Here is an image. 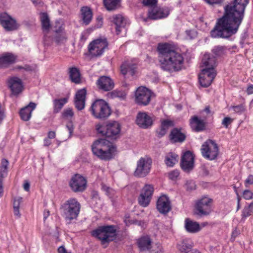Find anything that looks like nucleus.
Listing matches in <instances>:
<instances>
[{
    "mask_svg": "<svg viewBox=\"0 0 253 253\" xmlns=\"http://www.w3.org/2000/svg\"><path fill=\"white\" fill-rule=\"evenodd\" d=\"M237 32V0L224 7L222 16L218 18L211 31V36L213 38L227 39Z\"/></svg>",
    "mask_w": 253,
    "mask_h": 253,
    "instance_id": "1",
    "label": "nucleus"
},
{
    "mask_svg": "<svg viewBox=\"0 0 253 253\" xmlns=\"http://www.w3.org/2000/svg\"><path fill=\"white\" fill-rule=\"evenodd\" d=\"M160 68L169 72L181 70L183 66V55L170 44L159 43L157 47Z\"/></svg>",
    "mask_w": 253,
    "mask_h": 253,
    "instance_id": "2",
    "label": "nucleus"
},
{
    "mask_svg": "<svg viewBox=\"0 0 253 253\" xmlns=\"http://www.w3.org/2000/svg\"><path fill=\"white\" fill-rule=\"evenodd\" d=\"M93 154L102 160L112 159L117 151L116 147L106 139L96 140L91 146Z\"/></svg>",
    "mask_w": 253,
    "mask_h": 253,
    "instance_id": "3",
    "label": "nucleus"
},
{
    "mask_svg": "<svg viewBox=\"0 0 253 253\" xmlns=\"http://www.w3.org/2000/svg\"><path fill=\"white\" fill-rule=\"evenodd\" d=\"M81 205L75 198H70L65 201L60 208L61 216L68 224L76 220L79 215Z\"/></svg>",
    "mask_w": 253,
    "mask_h": 253,
    "instance_id": "4",
    "label": "nucleus"
},
{
    "mask_svg": "<svg viewBox=\"0 0 253 253\" xmlns=\"http://www.w3.org/2000/svg\"><path fill=\"white\" fill-rule=\"evenodd\" d=\"M91 236L101 241V244H108L114 241L117 237V229L115 225L99 226L92 230Z\"/></svg>",
    "mask_w": 253,
    "mask_h": 253,
    "instance_id": "5",
    "label": "nucleus"
},
{
    "mask_svg": "<svg viewBox=\"0 0 253 253\" xmlns=\"http://www.w3.org/2000/svg\"><path fill=\"white\" fill-rule=\"evenodd\" d=\"M90 111L97 119H105L111 114V109L108 103L103 99H97L91 105Z\"/></svg>",
    "mask_w": 253,
    "mask_h": 253,
    "instance_id": "6",
    "label": "nucleus"
},
{
    "mask_svg": "<svg viewBox=\"0 0 253 253\" xmlns=\"http://www.w3.org/2000/svg\"><path fill=\"white\" fill-rule=\"evenodd\" d=\"M98 132L112 139H116L120 135L121 125L116 121L108 123L105 127L99 126L97 128Z\"/></svg>",
    "mask_w": 253,
    "mask_h": 253,
    "instance_id": "7",
    "label": "nucleus"
},
{
    "mask_svg": "<svg viewBox=\"0 0 253 253\" xmlns=\"http://www.w3.org/2000/svg\"><path fill=\"white\" fill-rule=\"evenodd\" d=\"M201 150L202 156L209 160L216 159L219 152L217 144L211 139L207 140L203 144Z\"/></svg>",
    "mask_w": 253,
    "mask_h": 253,
    "instance_id": "8",
    "label": "nucleus"
},
{
    "mask_svg": "<svg viewBox=\"0 0 253 253\" xmlns=\"http://www.w3.org/2000/svg\"><path fill=\"white\" fill-rule=\"evenodd\" d=\"M152 159L148 157H141L137 162V167L134 175L138 177H144L150 171L152 166Z\"/></svg>",
    "mask_w": 253,
    "mask_h": 253,
    "instance_id": "9",
    "label": "nucleus"
},
{
    "mask_svg": "<svg viewBox=\"0 0 253 253\" xmlns=\"http://www.w3.org/2000/svg\"><path fill=\"white\" fill-rule=\"evenodd\" d=\"M108 42L106 39H99L94 40L88 45V51L92 56L101 55L108 47Z\"/></svg>",
    "mask_w": 253,
    "mask_h": 253,
    "instance_id": "10",
    "label": "nucleus"
},
{
    "mask_svg": "<svg viewBox=\"0 0 253 253\" xmlns=\"http://www.w3.org/2000/svg\"><path fill=\"white\" fill-rule=\"evenodd\" d=\"M152 95V92L147 88L139 87L135 92V102L139 105L146 106L150 103Z\"/></svg>",
    "mask_w": 253,
    "mask_h": 253,
    "instance_id": "11",
    "label": "nucleus"
},
{
    "mask_svg": "<svg viewBox=\"0 0 253 253\" xmlns=\"http://www.w3.org/2000/svg\"><path fill=\"white\" fill-rule=\"evenodd\" d=\"M212 202V200L207 197L199 200L196 205V214L200 216L209 215L211 212Z\"/></svg>",
    "mask_w": 253,
    "mask_h": 253,
    "instance_id": "12",
    "label": "nucleus"
},
{
    "mask_svg": "<svg viewBox=\"0 0 253 253\" xmlns=\"http://www.w3.org/2000/svg\"><path fill=\"white\" fill-rule=\"evenodd\" d=\"M86 179L80 174H75L69 182V186L74 192H82L86 188Z\"/></svg>",
    "mask_w": 253,
    "mask_h": 253,
    "instance_id": "13",
    "label": "nucleus"
},
{
    "mask_svg": "<svg viewBox=\"0 0 253 253\" xmlns=\"http://www.w3.org/2000/svg\"><path fill=\"white\" fill-rule=\"evenodd\" d=\"M154 119L148 113L139 112L136 116L135 123L141 128L147 129L153 124Z\"/></svg>",
    "mask_w": 253,
    "mask_h": 253,
    "instance_id": "14",
    "label": "nucleus"
},
{
    "mask_svg": "<svg viewBox=\"0 0 253 253\" xmlns=\"http://www.w3.org/2000/svg\"><path fill=\"white\" fill-rule=\"evenodd\" d=\"M0 24L7 31L15 30L18 27L16 20L5 12L0 14Z\"/></svg>",
    "mask_w": 253,
    "mask_h": 253,
    "instance_id": "15",
    "label": "nucleus"
},
{
    "mask_svg": "<svg viewBox=\"0 0 253 253\" xmlns=\"http://www.w3.org/2000/svg\"><path fill=\"white\" fill-rule=\"evenodd\" d=\"M207 117L199 118L194 115L189 120L190 127L195 132H201L206 129Z\"/></svg>",
    "mask_w": 253,
    "mask_h": 253,
    "instance_id": "16",
    "label": "nucleus"
},
{
    "mask_svg": "<svg viewBox=\"0 0 253 253\" xmlns=\"http://www.w3.org/2000/svg\"><path fill=\"white\" fill-rule=\"evenodd\" d=\"M194 159L192 153L189 151L183 154L181 159L180 167L184 171L189 172L193 169Z\"/></svg>",
    "mask_w": 253,
    "mask_h": 253,
    "instance_id": "17",
    "label": "nucleus"
},
{
    "mask_svg": "<svg viewBox=\"0 0 253 253\" xmlns=\"http://www.w3.org/2000/svg\"><path fill=\"white\" fill-rule=\"evenodd\" d=\"M216 75V72L209 71L202 69L199 75V81L201 86L207 87L210 86Z\"/></svg>",
    "mask_w": 253,
    "mask_h": 253,
    "instance_id": "18",
    "label": "nucleus"
},
{
    "mask_svg": "<svg viewBox=\"0 0 253 253\" xmlns=\"http://www.w3.org/2000/svg\"><path fill=\"white\" fill-rule=\"evenodd\" d=\"M96 84L97 88L103 91H109L114 87V83L113 80L108 76H100L96 81Z\"/></svg>",
    "mask_w": 253,
    "mask_h": 253,
    "instance_id": "19",
    "label": "nucleus"
},
{
    "mask_svg": "<svg viewBox=\"0 0 253 253\" xmlns=\"http://www.w3.org/2000/svg\"><path fill=\"white\" fill-rule=\"evenodd\" d=\"M216 66V59L213 55L209 53L204 54L202 60L201 67L202 69H206L209 71L216 72L215 67Z\"/></svg>",
    "mask_w": 253,
    "mask_h": 253,
    "instance_id": "20",
    "label": "nucleus"
},
{
    "mask_svg": "<svg viewBox=\"0 0 253 253\" xmlns=\"http://www.w3.org/2000/svg\"><path fill=\"white\" fill-rule=\"evenodd\" d=\"M170 202L166 195L159 197L157 202V209L162 214H167L171 210Z\"/></svg>",
    "mask_w": 253,
    "mask_h": 253,
    "instance_id": "21",
    "label": "nucleus"
},
{
    "mask_svg": "<svg viewBox=\"0 0 253 253\" xmlns=\"http://www.w3.org/2000/svg\"><path fill=\"white\" fill-rule=\"evenodd\" d=\"M169 14V12L167 10L155 6L149 10L147 19L157 20L167 17Z\"/></svg>",
    "mask_w": 253,
    "mask_h": 253,
    "instance_id": "22",
    "label": "nucleus"
},
{
    "mask_svg": "<svg viewBox=\"0 0 253 253\" xmlns=\"http://www.w3.org/2000/svg\"><path fill=\"white\" fill-rule=\"evenodd\" d=\"M17 56L15 54L5 52L0 56V67L7 68L15 63Z\"/></svg>",
    "mask_w": 253,
    "mask_h": 253,
    "instance_id": "23",
    "label": "nucleus"
},
{
    "mask_svg": "<svg viewBox=\"0 0 253 253\" xmlns=\"http://www.w3.org/2000/svg\"><path fill=\"white\" fill-rule=\"evenodd\" d=\"M40 21L42 24V30L44 34L43 39L44 42L45 44H48V39L46 34L48 33L51 27V24L49 18L46 13L42 12L40 14Z\"/></svg>",
    "mask_w": 253,
    "mask_h": 253,
    "instance_id": "24",
    "label": "nucleus"
},
{
    "mask_svg": "<svg viewBox=\"0 0 253 253\" xmlns=\"http://www.w3.org/2000/svg\"><path fill=\"white\" fill-rule=\"evenodd\" d=\"M86 94V90L85 88L79 90L76 94L75 105L79 110H82L84 108Z\"/></svg>",
    "mask_w": 253,
    "mask_h": 253,
    "instance_id": "25",
    "label": "nucleus"
},
{
    "mask_svg": "<svg viewBox=\"0 0 253 253\" xmlns=\"http://www.w3.org/2000/svg\"><path fill=\"white\" fill-rule=\"evenodd\" d=\"M92 11L89 7L85 6L81 8L80 18L83 25H89L92 20Z\"/></svg>",
    "mask_w": 253,
    "mask_h": 253,
    "instance_id": "26",
    "label": "nucleus"
},
{
    "mask_svg": "<svg viewBox=\"0 0 253 253\" xmlns=\"http://www.w3.org/2000/svg\"><path fill=\"white\" fill-rule=\"evenodd\" d=\"M169 138L172 143H182L185 141L186 135L181 132V128H174L170 131Z\"/></svg>",
    "mask_w": 253,
    "mask_h": 253,
    "instance_id": "27",
    "label": "nucleus"
},
{
    "mask_svg": "<svg viewBox=\"0 0 253 253\" xmlns=\"http://www.w3.org/2000/svg\"><path fill=\"white\" fill-rule=\"evenodd\" d=\"M8 86L12 93L17 95L22 91V84L21 80L17 77H13L8 81Z\"/></svg>",
    "mask_w": 253,
    "mask_h": 253,
    "instance_id": "28",
    "label": "nucleus"
},
{
    "mask_svg": "<svg viewBox=\"0 0 253 253\" xmlns=\"http://www.w3.org/2000/svg\"><path fill=\"white\" fill-rule=\"evenodd\" d=\"M37 104L33 102L22 108L19 112L21 119L24 121H28L31 117L32 111L36 108Z\"/></svg>",
    "mask_w": 253,
    "mask_h": 253,
    "instance_id": "29",
    "label": "nucleus"
},
{
    "mask_svg": "<svg viewBox=\"0 0 253 253\" xmlns=\"http://www.w3.org/2000/svg\"><path fill=\"white\" fill-rule=\"evenodd\" d=\"M137 245L141 252H148L152 248V240L149 236H143L137 240Z\"/></svg>",
    "mask_w": 253,
    "mask_h": 253,
    "instance_id": "30",
    "label": "nucleus"
},
{
    "mask_svg": "<svg viewBox=\"0 0 253 253\" xmlns=\"http://www.w3.org/2000/svg\"><path fill=\"white\" fill-rule=\"evenodd\" d=\"M112 19V21L116 25V33L118 35L126 26V20L121 15H115Z\"/></svg>",
    "mask_w": 253,
    "mask_h": 253,
    "instance_id": "31",
    "label": "nucleus"
},
{
    "mask_svg": "<svg viewBox=\"0 0 253 253\" xmlns=\"http://www.w3.org/2000/svg\"><path fill=\"white\" fill-rule=\"evenodd\" d=\"M184 226L186 230L189 233H197L201 230V227L198 222L193 221L189 218H186L185 220Z\"/></svg>",
    "mask_w": 253,
    "mask_h": 253,
    "instance_id": "32",
    "label": "nucleus"
},
{
    "mask_svg": "<svg viewBox=\"0 0 253 253\" xmlns=\"http://www.w3.org/2000/svg\"><path fill=\"white\" fill-rule=\"evenodd\" d=\"M250 0H238V27L244 16V12Z\"/></svg>",
    "mask_w": 253,
    "mask_h": 253,
    "instance_id": "33",
    "label": "nucleus"
},
{
    "mask_svg": "<svg viewBox=\"0 0 253 253\" xmlns=\"http://www.w3.org/2000/svg\"><path fill=\"white\" fill-rule=\"evenodd\" d=\"M136 65L134 64H131L128 62L124 63L121 66V73L125 75L127 73H129L133 76L135 74Z\"/></svg>",
    "mask_w": 253,
    "mask_h": 253,
    "instance_id": "34",
    "label": "nucleus"
},
{
    "mask_svg": "<svg viewBox=\"0 0 253 253\" xmlns=\"http://www.w3.org/2000/svg\"><path fill=\"white\" fill-rule=\"evenodd\" d=\"M177 246L179 251L185 253L188 251L192 250L193 243L191 239L186 238L183 239L181 243L178 244ZM192 250H194L193 249Z\"/></svg>",
    "mask_w": 253,
    "mask_h": 253,
    "instance_id": "35",
    "label": "nucleus"
},
{
    "mask_svg": "<svg viewBox=\"0 0 253 253\" xmlns=\"http://www.w3.org/2000/svg\"><path fill=\"white\" fill-rule=\"evenodd\" d=\"M178 155L174 153L169 152L166 155L165 163L168 167H172L177 162Z\"/></svg>",
    "mask_w": 253,
    "mask_h": 253,
    "instance_id": "36",
    "label": "nucleus"
},
{
    "mask_svg": "<svg viewBox=\"0 0 253 253\" xmlns=\"http://www.w3.org/2000/svg\"><path fill=\"white\" fill-rule=\"evenodd\" d=\"M67 101L68 99L66 98L54 99L53 101V113L56 114L59 112Z\"/></svg>",
    "mask_w": 253,
    "mask_h": 253,
    "instance_id": "37",
    "label": "nucleus"
},
{
    "mask_svg": "<svg viewBox=\"0 0 253 253\" xmlns=\"http://www.w3.org/2000/svg\"><path fill=\"white\" fill-rule=\"evenodd\" d=\"M70 78L72 82L78 84L80 82V73L76 67H71L69 69Z\"/></svg>",
    "mask_w": 253,
    "mask_h": 253,
    "instance_id": "38",
    "label": "nucleus"
},
{
    "mask_svg": "<svg viewBox=\"0 0 253 253\" xmlns=\"http://www.w3.org/2000/svg\"><path fill=\"white\" fill-rule=\"evenodd\" d=\"M54 32L56 33L54 39L57 43L63 42L66 41V35L61 26H60L58 29H55Z\"/></svg>",
    "mask_w": 253,
    "mask_h": 253,
    "instance_id": "39",
    "label": "nucleus"
},
{
    "mask_svg": "<svg viewBox=\"0 0 253 253\" xmlns=\"http://www.w3.org/2000/svg\"><path fill=\"white\" fill-rule=\"evenodd\" d=\"M121 0H104L103 3L106 8L108 10H113L117 8Z\"/></svg>",
    "mask_w": 253,
    "mask_h": 253,
    "instance_id": "40",
    "label": "nucleus"
},
{
    "mask_svg": "<svg viewBox=\"0 0 253 253\" xmlns=\"http://www.w3.org/2000/svg\"><path fill=\"white\" fill-rule=\"evenodd\" d=\"M154 190V187L152 185L146 184L142 189L140 194L144 195L145 196L152 199Z\"/></svg>",
    "mask_w": 253,
    "mask_h": 253,
    "instance_id": "41",
    "label": "nucleus"
},
{
    "mask_svg": "<svg viewBox=\"0 0 253 253\" xmlns=\"http://www.w3.org/2000/svg\"><path fill=\"white\" fill-rule=\"evenodd\" d=\"M151 199L145 196L144 195L140 194L138 198V202L139 205L143 208L148 207L151 202Z\"/></svg>",
    "mask_w": 253,
    "mask_h": 253,
    "instance_id": "42",
    "label": "nucleus"
},
{
    "mask_svg": "<svg viewBox=\"0 0 253 253\" xmlns=\"http://www.w3.org/2000/svg\"><path fill=\"white\" fill-rule=\"evenodd\" d=\"M74 114L72 109L70 108H67L62 112L61 118L66 120H70L73 117Z\"/></svg>",
    "mask_w": 253,
    "mask_h": 253,
    "instance_id": "43",
    "label": "nucleus"
},
{
    "mask_svg": "<svg viewBox=\"0 0 253 253\" xmlns=\"http://www.w3.org/2000/svg\"><path fill=\"white\" fill-rule=\"evenodd\" d=\"M246 109L244 103L238 105V115L241 116V119L240 120V123H242L246 118Z\"/></svg>",
    "mask_w": 253,
    "mask_h": 253,
    "instance_id": "44",
    "label": "nucleus"
},
{
    "mask_svg": "<svg viewBox=\"0 0 253 253\" xmlns=\"http://www.w3.org/2000/svg\"><path fill=\"white\" fill-rule=\"evenodd\" d=\"M110 95L112 98L118 97L122 99L125 98L126 95L124 92L118 90H114L111 92Z\"/></svg>",
    "mask_w": 253,
    "mask_h": 253,
    "instance_id": "45",
    "label": "nucleus"
},
{
    "mask_svg": "<svg viewBox=\"0 0 253 253\" xmlns=\"http://www.w3.org/2000/svg\"><path fill=\"white\" fill-rule=\"evenodd\" d=\"M225 48L222 46H217L214 47L212 51L215 56L217 57L222 56L225 52Z\"/></svg>",
    "mask_w": 253,
    "mask_h": 253,
    "instance_id": "46",
    "label": "nucleus"
},
{
    "mask_svg": "<svg viewBox=\"0 0 253 253\" xmlns=\"http://www.w3.org/2000/svg\"><path fill=\"white\" fill-rule=\"evenodd\" d=\"M174 122L169 120H164L161 121V126L167 131L169 127L173 126Z\"/></svg>",
    "mask_w": 253,
    "mask_h": 253,
    "instance_id": "47",
    "label": "nucleus"
},
{
    "mask_svg": "<svg viewBox=\"0 0 253 253\" xmlns=\"http://www.w3.org/2000/svg\"><path fill=\"white\" fill-rule=\"evenodd\" d=\"M234 121V119L226 117L222 120L221 124L226 128H228Z\"/></svg>",
    "mask_w": 253,
    "mask_h": 253,
    "instance_id": "48",
    "label": "nucleus"
},
{
    "mask_svg": "<svg viewBox=\"0 0 253 253\" xmlns=\"http://www.w3.org/2000/svg\"><path fill=\"white\" fill-rule=\"evenodd\" d=\"M149 253H163V249L160 245H156L152 246V248L148 251Z\"/></svg>",
    "mask_w": 253,
    "mask_h": 253,
    "instance_id": "49",
    "label": "nucleus"
},
{
    "mask_svg": "<svg viewBox=\"0 0 253 253\" xmlns=\"http://www.w3.org/2000/svg\"><path fill=\"white\" fill-rule=\"evenodd\" d=\"M252 213H253V209H250V207L245 208L242 211V220H244L247 217L250 216Z\"/></svg>",
    "mask_w": 253,
    "mask_h": 253,
    "instance_id": "50",
    "label": "nucleus"
},
{
    "mask_svg": "<svg viewBox=\"0 0 253 253\" xmlns=\"http://www.w3.org/2000/svg\"><path fill=\"white\" fill-rule=\"evenodd\" d=\"M249 28V25L247 24V27L244 30V32L241 34L240 44H243L245 40H246L248 37V29Z\"/></svg>",
    "mask_w": 253,
    "mask_h": 253,
    "instance_id": "51",
    "label": "nucleus"
},
{
    "mask_svg": "<svg viewBox=\"0 0 253 253\" xmlns=\"http://www.w3.org/2000/svg\"><path fill=\"white\" fill-rule=\"evenodd\" d=\"M243 197L246 200H250L253 198V193L249 190H245L243 193Z\"/></svg>",
    "mask_w": 253,
    "mask_h": 253,
    "instance_id": "52",
    "label": "nucleus"
},
{
    "mask_svg": "<svg viewBox=\"0 0 253 253\" xmlns=\"http://www.w3.org/2000/svg\"><path fill=\"white\" fill-rule=\"evenodd\" d=\"M157 0H143V3L144 5L149 6L153 7L156 5Z\"/></svg>",
    "mask_w": 253,
    "mask_h": 253,
    "instance_id": "53",
    "label": "nucleus"
},
{
    "mask_svg": "<svg viewBox=\"0 0 253 253\" xmlns=\"http://www.w3.org/2000/svg\"><path fill=\"white\" fill-rule=\"evenodd\" d=\"M167 132V131L166 130V129L161 126L156 130L157 135L159 138L163 137L166 134Z\"/></svg>",
    "mask_w": 253,
    "mask_h": 253,
    "instance_id": "54",
    "label": "nucleus"
},
{
    "mask_svg": "<svg viewBox=\"0 0 253 253\" xmlns=\"http://www.w3.org/2000/svg\"><path fill=\"white\" fill-rule=\"evenodd\" d=\"M179 172L178 170H173L169 173V177L172 180H174L179 176Z\"/></svg>",
    "mask_w": 253,
    "mask_h": 253,
    "instance_id": "55",
    "label": "nucleus"
},
{
    "mask_svg": "<svg viewBox=\"0 0 253 253\" xmlns=\"http://www.w3.org/2000/svg\"><path fill=\"white\" fill-rule=\"evenodd\" d=\"M22 198L21 197L15 198L13 201V209L19 208L20 205L22 202Z\"/></svg>",
    "mask_w": 253,
    "mask_h": 253,
    "instance_id": "56",
    "label": "nucleus"
},
{
    "mask_svg": "<svg viewBox=\"0 0 253 253\" xmlns=\"http://www.w3.org/2000/svg\"><path fill=\"white\" fill-rule=\"evenodd\" d=\"M102 189L106 192L107 195H111L113 192V189L105 184H102Z\"/></svg>",
    "mask_w": 253,
    "mask_h": 253,
    "instance_id": "57",
    "label": "nucleus"
},
{
    "mask_svg": "<svg viewBox=\"0 0 253 253\" xmlns=\"http://www.w3.org/2000/svg\"><path fill=\"white\" fill-rule=\"evenodd\" d=\"M205 1L211 5L214 4H221L224 0H205Z\"/></svg>",
    "mask_w": 253,
    "mask_h": 253,
    "instance_id": "58",
    "label": "nucleus"
},
{
    "mask_svg": "<svg viewBox=\"0 0 253 253\" xmlns=\"http://www.w3.org/2000/svg\"><path fill=\"white\" fill-rule=\"evenodd\" d=\"M91 197L92 201L99 200L100 198L98 192L96 191H92L91 193Z\"/></svg>",
    "mask_w": 253,
    "mask_h": 253,
    "instance_id": "59",
    "label": "nucleus"
},
{
    "mask_svg": "<svg viewBox=\"0 0 253 253\" xmlns=\"http://www.w3.org/2000/svg\"><path fill=\"white\" fill-rule=\"evenodd\" d=\"M103 25V18L101 16H98L96 18V28H100Z\"/></svg>",
    "mask_w": 253,
    "mask_h": 253,
    "instance_id": "60",
    "label": "nucleus"
},
{
    "mask_svg": "<svg viewBox=\"0 0 253 253\" xmlns=\"http://www.w3.org/2000/svg\"><path fill=\"white\" fill-rule=\"evenodd\" d=\"M186 33L187 36L191 39L194 38L196 36V32L193 30H187L186 31Z\"/></svg>",
    "mask_w": 253,
    "mask_h": 253,
    "instance_id": "61",
    "label": "nucleus"
},
{
    "mask_svg": "<svg viewBox=\"0 0 253 253\" xmlns=\"http://www.w3.org/2000/svg\"><path fill=\"white\" fill-rule=\"evenodd\" d=\"M66 128L68 129V130L69 131V132L70 134V136H71L73 132L74 128L72 123L69 122L66 125Z\"/></svg>",
    "mask_w": 253,
    "mask_h": 253,
    "instance_id": "62",
    "label": "nucleus"
},
{
    "mask_svg": "<svg viewBox=\"0 0 253 253\" xmlns=\"http://www.w3.org/2000/svg\"><path fill=\"white\" fill-rule=\"evenodd\" d=\"M187 188L189 190H193L195 189L196 185L193 181L187 182L186 183Z\"/></svg>",
    "mask_w": 253,
    "mask_h": 253,
    "instance_id": "63",
    "label": "nucleus"
},
{
    "mask_svg": "<svg viewBox=\"0 0 253 253\" xmlns=\"http://www.w3.org/2000/svg\"><path fill=\"white\" fill-rule=\"evenodd\" d=\"M245 183L246 184H253V175L250 174L248 176V178L245 180Z\"/></svg>",
    "mask_w": 253,
    "mask_h": 253,
    "instance_id": "64",
    "label": "nucleus"
}]
</instances>
